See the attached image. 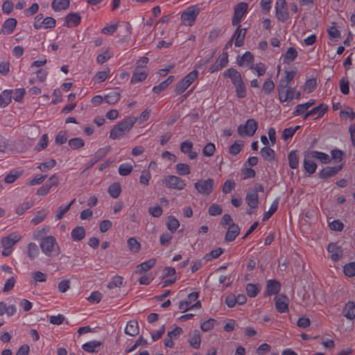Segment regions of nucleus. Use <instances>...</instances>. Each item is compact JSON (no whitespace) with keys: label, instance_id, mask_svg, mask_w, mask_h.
<instances>
[{"label":"nucleus","instance_id":"nucleus-33","mask_svg":"<svg viewBox=\"0 0 355 355\" xmlns=\"http://www.w3.org/2000/svg\"><path fill=\"white\" fill-rule=\"evenodd\" d=\"M298 53L294 47H289L283 55L284 63L289 64L293 62L297 57Z\"/></svg>","mask_w":355,"mask_h":355},{"label":"nucleus","instance_id":"nucleus-55","mask_svg":"<svg viewBox=\"0 0 355 355\" xmlns=\"http://www.w3.org/2000/svg\"><path fill=\"white\" fill-rule=\"evenodd\" d=\"M110 71V69L108 68L103 71H98L94 77V81L98 83L104 82L106 79L109 78Z\"/></svg>","mask_w":355,"mask_h":355},{"label":"nucleus","instance_id":"nucleus-47","mask_svg":"<svg viewBox=\"0 0 355 355\" xmlns=\"http://www.w3.org/2000/svg\"><path fill=\"white\" fill-rule=\"evenodd\" d=\"M47 279L46 275L40 271H36L32 273V280L30 283L36 285L37 282H44Z\"/></svg>","mask_w":355,"mask_h":355},{"label":"nucleus","instance_id":"nucleus-54","mask_svg":"<svg viewBox=\"0 0 355 355\" xmlns=\"http://www.w3.org/2000/svg\"><path fill=\"white\" fill-rule=\"evenodd\" d=\"M343 273L348 277L355 276V262H349L343 266Z\"/></svg>","mask_w":355,"mask_h":355},{"label":"nucleus","instance_id":"nucleus-13","mask_svg":"<svg viewBox=\"0 0 355 355\" xmlns=\"http://www.w3.org/2000/svg\"><path fill=\"white\" fill-rule=\"evenodd\" d=\"M21 239V236L17 232H12L1 240V247L12 249V247Z\"/></svg>","mask_w":355,"mask_h":355},{"label":"nucleus","instance_id":"nucleus-42","mask_svg":"<svg viewBox=\"0 0 355 355\" xmlns=\"http://www.w3.org/2000/svg\"><path fill=\"white\" fill-rule=\"evenodd\" d=\"M22 173L23 171L13 169L6 175L4 181L7 184L13 183L17 178H19L22 175Z\"/></svg>","mask_w":355,"mask_h":355},{"label":"nucleus","instance_id":"nucleus-21","mask_svg":"<svg viewBox=\"0 0 355 355\" xmlns=\"http://www.w3.org/2000/svg\"><path fill=\"white\" fill-rule=\"evenodd\" d=\"M188 343H189V345L195 349L200 348L201 344V336L199 330L195 329L189 334Z\"/></svg>","mask_w":355,"mask_h":355},{"label":"nucleus","instance_id":"nucleus-32","mask_svg":"<svg viewBox=\"0 0 355 355\" xmlns=\"http://www.w3.org/2000/svg\"><path fill=\"white\" fill-rule=\"evenodd\" d=\"M71 236L73 241H80L85 236V230L83 226H77L72 230Z\"/></svg>","mask_w":355,"mask_h":355},{"label":"nucleus","instance_id":"nucleus-59","mask_svg":"<svg viewBox=\"0 0 355 355\" xmlns=\"http://www.w3.org/2000/svg\"><path fill=\"white\" fill-rule=\"evenodd\" d=\"M133 169L132 166L130 163H123L120 164L119 167V173L122 176L129 175Z\"/></svg>","mask_w":355,"mask_h":355},{"label":"nucleus","instance_id":"nucleus-62","mask_svg":"<svg viewBox=\"0 0 355 355\" xmlns=\"http://www.w3.org/2000/svg\"><path fill=\"white\" fill-rule=\"evenodd\" d=\"M277 19L281 22H286L289 19V12L286 8L275 10Z\"/></svg>","mask_w":355,"mask_h":355},{"label":"nucleus","instance_id":"nucleus-35","mask_svg":"<svg viewBox=\"0 0 355 355\" xmlns=\"http://www.w3.org/2000/svg\"><path fill=\"white\" fill-rule=\"evenodd\" d=\"M246 293L250 297H255L261 291L259 284L248 283L245 286Z\"/></svg>","mask_w":355,"mask_h":355},{"label":"nucleus","instance_id":"nucleus-6","mask_svg":"<svg viewBox=\"0 0 355 355\" xmlns=\"http://www.w3.org/2000/svg\"><path fill=\"white\" fill-rule=\"evenodd\" d=\"M258 128V122L254 119H249L245 124L239 125L237 128L238 134L243 137H252L254 135Z\"/></svg>","mask_w":355,"mask_h":355},{"label":"nucleus","instance_id":"nucleus-19","mask_svg":"<svg viewBox=\"0 0 355 355\" xmlns=\"http://www.w3.org/2000/svg\"><path fill=\"white\" fill-rule=\"evenodd\" d=\"M275 308L279 313H284L288 311V299L285 295L275 298Z\"/></svg>","mask_w":355,"mask_h":355},{"label":"nucleus","instance_id":"nucleus-64","mask_svg":"<svg viewBox=\"0 0 355 355\" xmlns=\"http://www.w3.org/2000/svg\"><path fill=\"white\" fill-rule=\"evenodd\" d=\"M236 187L234 180H228L223 185L222 191L225 194L230 193Z\"/></svg>","mask_w":355,"mask_h":355},{"label":"nucleus","instance_id":"nucleus-18","mask_svg":"<svg viewBox=\"0 0 355 355\" xmlns=\"http://www.w3.org/2000/svg\"><path fill=\"white\" fill-rule=\"evenodd\" d=\"M327 251L331 253V259L334 262L338 261L343 255L341 248L335 243H330L327 246Z\"/></svg>","mask_w":355,"mask_h":355},{"label":"nucleus","instance_id":"nucleus-39","mask_svg":"<svg viewBox=\"0 0 355 355\" xmlns=\"http://www.w3.org/2000/svg\"><path fill=\"white\" fill-rule=\"evenodd\" d=\"M288 165L291 168L295 169L299 166V157L297 150H293L288 155Z\"/></svg>","mask_w":355,"mask_h":355},{"label":"nucleus","instance_id":"nucleus-46","mask_svg":"<svg viewBox=\"0 0 355 355\" xmlns=\"http://www.w3.org/2000/svg\"><path fill=\"white\" fill-rule=\"evenodd\" d=\"M250 69L253 71L256 72L258 76H263L266 71L267 67L263 62H259L256 64L253 63L250 66Z\"/></svg>","mask_w":355,"mask_h":355},{"label":"nucleus","instance_id":"nucleus-5","mask_svg":"<svg viewBox=\"0 0 355 355\" xmlns=\"http://www.w3.org/2000/svg\"><path fill=\"white\" fill-rule=\"evenodd\" d=\"M194 187L198 193L208 196L213 191L214 180L212 178L200 179L194 183Z\"/></svg>","mask_w":355,"mask_h":355},{"label":"nucleus","instance_id":"nucleus-52","mask_svg":"<svg viewBox=\"0 0 355 355\" xmlns=\"http://www.w3.org/2000/svg\"><path fill=\"white\" fill-rule=\"evenodd\" d=\"M167 228L171 232H175L180 226L178 220L173 216H170L167 220Z\"/></svg>","mask_w":355,"mask_h":355},{"label":"nucleus","instance_id":"nucleus-60","mask_svg":"<svg viewBox=\"0 0 355 355\" xmlns=\"http://www.w3.org/2000/svg\"><path fill=\"white\" fill-rule=\"evenodd\" d=\"M48 143H49L48 135L46 134H44L40 139L39 142L35 146V149L37 151H41L47 147Z\"/></svg>","mask_w":355,"mask_h":355},{"label":"nucleus","instance_id":"nucleus-45","mask_svg":"<svg viewBox=\"0 0 355 355\" xmlns=\"http://www.w3.org/2000/svg\"><path fill=\"white\" fill-rule=\"evenodd\" d=\"M39 248L35 243H29L27 245V255L33 260L39 255Z\"/></svg>","mask_w":355,"mask_h":355},{"label":"nucleus","instance_id":"nucleus-61","mask_svg":"<svg viewBox=\"0 0 355 355\" xmlns=\"http://www.w3.org/2000/svg\"><path fill=\"white\" fill-rule=\"evenodd\" d=\"M274 89H275V83L272 80L271 78H267L263 85V87H262V89L263 91V92L266 94H271L273 91H274Z\"/></svg>","mask_w":355,"mask_h":355},{"label":"nucleus","instance_id":"nucleus-10","mask_svg":"<svg viewBox=\"0 0 355 355\" xmlns=\"http://www.w3.org/2000/svg\"><path fill=\"white\" fill-rule=\"evenodd\" d=\"M232 39L234 40V46L241 47L244 44V40L247 33V28H242L241 25H237Z\"/></svg>","mask_w":355,"mask_h":355},{"label":"nucleus","instance_id":"nucleus-4","mask_svg":"<svg viewBox=\"0 0 355 355\" xmlns=\"http://www.w3.org/2000/svg\"><path fill=\"white\" fill-rule=\"evenodd\" d=\"M198 72L197 70H193L182 78L175 85V92L176 94H181L193 83L198 78Z\"/></svg>","mask_w":355,"mask_h":355},{"label":"nucleus","instance_id":"nucleus-40","mask_svg":"<svg viewBox=\"0 0 355 355\" xmlns=\"http://www.w3.org/2000/svg\"><path fill=\"white\" fill-rule=\"evenodd\" d=\"M75 200H76V199H73L67 205H65V206L61 205L58 208L56 214L55 216V218L56 220H60L63 218L64 215L70 209L71 207L74 203Z\"/></svg>","mask_w":355,"mask_h":355},{"label":"nucleus","instance_id":"nucleus-43","mask_svg":"<svg viewBox=\"0 0 355 355\" xmlns=\"http://www.w3.org/2000/svg\"><path fill=\"white\" fill-rule=\"evenodd\" d=\"M107 192L112 198H117L121 192L120 184L118 182L111 184L108 187Z\"/></svg>","mask_w":355,"mask_h":355},{"label":"nucleus","instance_id":"nucleus-44","mask_svg":"<svg viewBox=\"0 0 355 355\" xmlns=\"http://www.w3.org/2000/svg\"><path fill=\"white\" fill-rule=\"evenodd\" d=\"M121 97V94L119 92L113 91L105 96L104 101L105 103L110 105L116 103Z\"/></svg>","mask_w":355,"mask_h":355},{"label":"nucleus","instance_id":"nucleus-24","mask_svg":"<svg viewBox=\"0 0 355 355\" xmlns=\"http://www.w3.org/2000/svg\"><path fill=\"white\" fill-rule=\"evenodd\" d=\"M111 150V146H107L104 148H99L95 153V155L94 157L90 159L89 160V166H94L95 164H96L98 161H100L103 157L106 156L110 151Z\"/></svg>","mask_w":355,"mask_h":355},{"label":"nucleus","instance_id":"nucleus-8","mask_svg":"<svg viewBox=\"0 0 355 355\" xmlns=\"http://www.w3.org/2000/svg\"><path fill=\"white\" fill-rule=\"evenodd\" d=\"M248 4L245 2L237 3L234 7V15L232 19V25L235 26L240 25L239 23L247 13Z\"/></svg>","mask_w":355,"mask_h":355},{"label":"nucleus","instance_id":"nucleus-38","mask_svg":"<svg viewBox=\"0 0 355 355\" xmlns=\"http://www.w3.org/2000/svg\"><path fill=\"white\" fill-rule=\"evenodd\" d=\"M260 153L264 159L270 162L275 160V152L271 148L264 146L261 148Z\"/></svg>","mask_w":355,"mask_h":355},{"label":"nucleus","instance_id":"nucleus-1","mask_svg":"<svg viewBox=\"0 0 355 355\" xmlns=\"http://www.w3.org/2000/svg\"><path fill=\"white\" fill-rule=\"evenodd\" d=\"M137 119L130 116L123 119L114 125L110 132L111 139H117L128 134L137 122Z\"/></svg>","mask_w":355,"mask_h":355},{"label":"nucleus","instance_id":"nucleus-63","mask_svg":"<svg viewBox=\"0 0 355 355\" xmlns=\"http://www.w3.org/2000/svg\"><path fill=\"white\" fill-rule=\"evenodd\" d=\"M216 323V320L215 319L209 318V319L204 321L201 324L200 328H201L202 331H203L205 332H207V331H211L214 328Z\"/></svg>","mask_w":355,"mask_h":355},{"label":"nucleus","instance_id":"nucleus-49","mask_svg":"<svg viewBox=\"0 0 355 355\" xmlns=\"http://www.w3.org/2000/svg\"><path fill=\"white\" fill-rule=\"evenodd\" d=\"M177 174L179 175H187L190 174L191 168L187 164L178 163L175 166Z\"/></svg>","mask_w":355,"mask_h":355},{"label":"nucleus","instance_id":"nucleus-58","mask_svg":"<svg viewBox=\"0 0 355 355\" xmlns=\"http://www.w3.org/2000/svg\"><path fill=\"white\" fill-rule=\"evenodd\" d=\"M48 212L44 209L37 212L36 215L31 219V223L37 225L42 222L46 217Z\"/></svg>","mask_w":355,"mask_h":355},{"label":"nucleus","instance_id":"nucleus-14","mask_svg":"<svg viewBox=\"0 0 355 355\" xmlns=\"http://www.w3.org/2000/svg\"><path fill=\"white\" fill-rule=\"evenodd\" d=\"M81 22V17L78 12H70L64 17V26L72 28L78 26Z\"/></svg>","mask_w":355,"mask_h":355},{"label":"nucleus","instance_id":"nucleus-41","mask_svg":"<svg viewBox=\"0 0 355 355\" xmlns=\"http://www.w3.org/2000/svg\"><path fill=\"white\" fill-rule=\"evenodd\" d=\"M127 247L132 253H137L141 250V243L135 237H130L127 241Z\"/></svg>","mask_w":355,"mask_h":355},{"label":"nucleus","instance_id":"nucleus-34","mask_svg":"<svg viewBox=\"0 0 355 355\" xmlns=\"http://www.w3.org/2000/svg\"><path fill=\"white\" fill-rule=\"evenodd\" d=\"M254 55L251 52L245 51L243 55L237 60V62L239 66H243L246 64L250 67L254 62Z\"/></svg>","mask_w":355,"mask_h":355},{"label":"nucleus","instance_id":"nucleus-20","mask_svg":"<svg viewBox=\"0 0 355 355\" xmlns=\"http://www.w3.org/2000/svg\"><path fill=\"white\" fill-rule=\"evenodd\" d=\"M310 155L307 151L304 153V159L303 161V167L304 171L311 175L314 173L317 168V164L313 161V159L309 157Z\"/></svg>","mask_w":355,"mask_h":355},{"label":"nucleus","instance_id":"nucleus-30","mask_svg":"<svg viewBox=\"0 0 355 355\" xmlns=\"http://www.w3.org/2000/svg\"><path fill=\"white\" fill-rule=\"evenodd\" d=\"M343 315L348 320L355 318V302L353 301L347 302L343 309Z\"/></svg>","mask_w":355,"mask_h":355},{"label":"nucleus","instance_id":"nucleus-27","mask_svg":"<svg viewBox=\"0 0 355 355\" xmlns=\"http://www.w3.org/2000/svg\"><path fill=\"white\" fill-rule=\"evenodd\" d=\"M245 202L249 207L258 208L259 207V195L254 192H251L250 190L247 192L245 198Z\"/></svg>","mask_w":355,"mask_h":355},{"label":"nucleus","instance_id":"nucleus-36","mask_svg":"<svg viewBox=\"0 0 355 355\" xmlns=\"http://www.w3.org/2000/svg\"><path fill=\"white\" fill-rule=\"evenodd\" d=\"M70 4V0H53L51 2L52 9L56 12L67 10Z\"/></svg>","mask_w":355,"mask_h":355},{"label":"nucleus","instance_id":"nucleus-37","mask_svg":"<svg viewBox=\"0 0 355 355\" xmlns=\"http://www.w3.org/2000/svg\"><path fill=\"white\" fill-rule=\"evenodd\" d=\"M279 198H275L271 203L269 209L265 212L262 217V221L265 222L268 220L277 210L279 205Z\"/></svg>","mask_w":355,"mask_h":355},{"label":"nucleus","instance_id":"nucleus-15","mask_svg":"<svg viewBox=\"0 0 355 355\" xmlns=\"http://www.w3.org/2000/svg\"><path fill=\"white\" fill-rule=\"evenodd\" d=\"M224 78H228L231 80L232 85L239 83L243 80L241 73L236 69L231 67L223 73Z\"/></svg>","mask_w":355,"mask_h":355},{"label":"nucleus","instance_id":"nucleus-26","mask_svg":"<svg viewBox=\"0 0 355 355\" xmlns=\"http://www.w3.org/2000/svg\"><path fill=\"white\" fill-rule=\"evenodd\" d=\"M148 76V71L146 70H141L138 67H136L132 73L130 83L132 84H136L144 81Z\"/></svg>","mask_w":355,"mask_h":355},{"label":"nucleus","instance_id":"nucleus-16","mask_svg":"<svg viewBox=\"0 0 355 355\" xmlns=\"http://www.w3.org/2000/svg\"><path fill=\"white\" fill-rule=\"evenodd\" d=\"M328 110V106L324 105V103H320L316 107L311 109L310 111H308L304 114L303 119H306L309 116L318 114L317 119L322 117L326 112Z\"/></svg>","mask_w":355,"mask_h":355},{"label":"nucleus","instance_id":"nucleus-57","mask_svg":"<svg viewBox=\"0 0 355 355\" xmlns=\"http://www.w3.org/2000/svg\"><path fill=\"white\" fill-rule=\"evenodd\" d=\"M216 150L215 144L212 142L207 143L202 150V155L205 157H211L214 155Z\"/></svg>","mask_w":355,"mask_h":355},{"label":"nucleus","instance_id":"nucleus-22","mask_svg":"<svg viewBox=\"0 0 355 355\" xmlns=\"http://www.w3.org/2000/svg\"><path fill=\"white\" fill-rule=\"evenodd\" d=\"M307 152L310 155L309 157L313 159H315L322 164H329L331 162V157L327 153L318 150H310Z\"/></svg>","mask_w":355,"mask_h":355},{"label":"nucleus","instance_id":"nucleus-12","mask_svg":"<svg viewBox=\"0 0 355 355\" xmlns=\"http://www.w3.org/2000/svg\"><path fill=\"white\" fill-rule=\"evenodd\" d=\"M281 287L282 285L277 280L272 279L267 280L265 296L268 297L277 295L280 291Z\"/></svg>","mask_w":355,"mask_h":355},{"label":"nucleus","instance_id":"nucleus-50","mask_svg":"<svg viewBox=\"0 0 355 355\" xmlns=\"http://www.w3.org/2000/svg\"><path fill=\"white\" fill-rule=\"evenodd\" d=\"M123 285V279L122 277L119 275L114 276L110 282L107 284V287L110 289L121 287Z\"/></svg>","mask_w":355,"mask_h":355},{"label":"nucleus","instance_id":"nucleus-28","mask_svg":"<svg viewBox=\"0 0 355 355\" xmlns=\"http://www.w3.org/2000/svg\"><path fill=\"white\" fill-rule=\"evenodd\" d=\"M156 263V259L153 258L141 263L136 267V273L141 274L150 270Z\"/></svg>","mask_w":355,"mask_h":355},{"label":"nucleus","instance_id":"nucleus-2","mask_svg":"<svg viewBox=\"0 0 355 355\" xmlns=\"http://www.w3.org/2000/svg\"><path fill=\"white\" fill-rule=\"evenodd\" d=\"M40 246L42 252L47 257L58 255L60 252L56 239L53 236H44L40 241Z\"/></svg>","mask_w":355,"mask_h":355},{"label":"nucleus","instance_id":"nucleus-3","mask_svg":"<svg viewBox=\"0 0 355 355\" xmlns=\"http://www.w3.org/2000/svg\"><path fill=\"white\" fill-rule=\"evenodd\" d=\"M200 11V9L198 5H192L187 7L181 15L182 23L186 26H193Z\"/></svg>","mask_w":355,"mask_h":355},{"label":"nucleus","instance_id":"nucleus-17","mask_svg":"<svg viewBox=\"0 0 355 355\" xmlns=\"http://www.w3.org/2000/svg\"><path fill=\"white\" fill-rule=\"evenodd\" d=\"M103 346V342L98 340H90L82 345V349L87 353H98Z\"/></svg>","mask_w":355,"mask_h":355},{"label":"nucleus","instance_id":"nucleus-48","mask_svg":"<svg viewBox=\"0 0 355 355\" xmlns=\"http://www.w3.org/2000/svg\"><path fill=\"white\" fill-rule=\"evenodd\" d=\"M234 87H235L236 95L239 98H243L246 96V88L243 80L234 85Z\"/></svg>","mask_w":355,"mask_h":355},{"label":"nucleus","instance_id":"nucleus-51","mask_svg":"<svg viewBox=\"0 0 355 355\" xmlns=\"http://www.w3.org/2000/svg\"><path fill=\"white\" fill-rule=\"evenodd\" d=\"M68 144L73 150L80 148L85 146V141L80 137L72 138L69 140Z\"/></svg>","mask_w":355,"mask_h":355},{"label":"nucleus","instance_id":"nucleus-53","mask_svg":"<svg viewBox=\"0 0 355 355\" xmlns=\"http://www.w3.org/2000/svg\"><path fill=\"white\" fill-rule=\"evenodd\" d=\"M56 165V161L54 159H51L47 162L40 163L37 166L42 172H46L53 168Z\"/></svg>","mask_w":355,"mask_h":355},{"label":"nucleus","instance_id":"nucleus-31","mask_svg":"<svg viewBox=\"0 0 355 355\" xmlns=\"http://www.w3.org/2000/svg\"><path fill=\"white\" fill-rule=\"evenodd\" d=\"M125 333L130 336H135L139 334V324L137 320H132L128 322L125 328Z\"/></svg>","mask_w":355,"mask_h":355},{"label":"nucleus","instance_id":"nucleus-11","mask_svg":"<svg viewBox=\"0 0 355 355\" xmlns=\"http://www.w3.org/2000/svg\"><path fill=\"white\" fill-rule=\"evenodd\" d=\"M343 164L335 166H327L321 169L318 173V176L322 180L335 176L343 168Z\"/></svg>","mask_w":355,"mask_h":355},{"label":"nucleus","instance_id":"nucleus-23","mask_svg":"<svg viewBox=\"0 0 355 355\" xmlns=\"http://www.w3.org/2000/svg\"><path fill=\"white\" fill-rule=\"evenodd\" d=\"M241 231L240 227L235 223H232L225 234V240L226 242H232L235 240Z\"/></svg>","mask_w":355,"mask_h":355},{"label":"nucleus","instance_id":"nucleus-25","mask_svg":"<svg viewBox=\"0 0 355 355\" xmlns=\"http://www.w3.org/2000/svg\"><path fill=\"white\" fill-rule=\"evenodd\" d=\"M17 21L15 18H8L3 24L1 32L3 35L12 33L16 28Z\"/></svg>","mask_w":355,"mask_h":355},{"label":"nucleus","instance_id":"nucleus-7","mask_svg":"<svg viewBox=\"0 0 355 355\" xmlns=\"http://www.w3.org/2000/svg\"><path fill=\"white\" fill-rule=\"evenodd\" d=\"M163 184L168 189L182 190L185 186V180L173 175L164 176Z\"/></svg>","mask_w":355,"mask_h":355},{"label":"nucleus","instance_id":"nucleus-9","mask_svg":"<svg viewBox=\"0 0 355 355\" xmlns=\"http://www.w3.org/2000/svg\"><path fill=\"white\" fill-rule=\"evenodd\" d=\"M58 184V178L56 174L52 175L49 180L42 186H41L37 191V195L45 196L46 195L50 189L53 187H56Z\"/></svg>","mask_w":355,"mask_h":355},{"label":"nucleus","instance_id":"nucleus-56","mask_svg":"<svg viewBox=\"0 0 355 355\" xmlns=\"http://www.w3.org/2000/svg\"><path fill=\"white\" fill-rule=\"evenodd\" d=\"M224 252V249L219 247L212 250L209 253L205 256L206 261H211L213 259L219 257Z\"/></svg>","mask_w":355,"mask_h":355},{"label":"nucleus","instance_id":"nucleus-29","mask_svg":"<svg viewBox=\"0 0 355 355\" xmlns=\"http://www.w3.org/2000/svg\"><path fill=\"white\" fill-rule=\"evenodd\" d=\"M12 89H5L0 93V107H7L12 101Z\"/></svg>","mask_w":355,"mask_h":355}]
</instances>
